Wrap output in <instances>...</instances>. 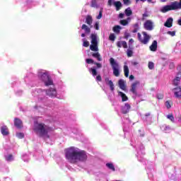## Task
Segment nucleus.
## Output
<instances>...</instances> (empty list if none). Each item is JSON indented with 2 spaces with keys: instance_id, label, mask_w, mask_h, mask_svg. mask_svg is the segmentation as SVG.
Segmentation results:
<instances>
[{
  "instance_id": "nucleus-62",
  "label": "nucleus",
  "mask_w": 181,
  "mask_h": 181,
  "mask_svg": "<svg viewBox=\"0 0 181 181\" xmlns=\"http://www.w3.org/2000/svg\"><path fill=\"white\" fill-rule=\"evenodd\" d=\"M177 23L181 26V18L177 21Z\"/></svg>"
},
{
  "instance_id": "nucleus-30",
  "label": "nucleus",
  "mask_w": 181,
  "mask_h": 181,
  "mask_svg": "<svg viewBox=\"0 0 181 181\" xmlns=\"http://www.w3.org/2000/svg\"><path fill=\"white\" fill-rule=\"evenodd\" d=\"M179 83H180V77L177 76L174 80H173V84L175 86H179Z\"/></svg>"
},
{
  "instance_id": "nucleus-51",
  "label": "nucleus",
  "mask_w": 181,
  "mask_h": 181,
  "mask_svg": "<svg viewBox=\"0 0 181 181\" xmlns=\"http://www.w3.org/2000/svg\"><path fill=\"white\" fill-rule=\"evenodd\" d=\"M94 64L96 65L98 69H101V67H103V65L100 63L95 62Z\"/></svg>"
},
{
  "instance_id": "nucleus-42",
  "label": "nucleus",
  "mask_w": 181,
  "mask_h": 181,
  "mask_svg": "<svg viewBox=\"0 0 181 181\" xmlns=\"http://www.w3.org/2000/svg\"><path fill=\"white\" fill-rule=\"evenodd\" d=\"M123 4L128 6L129 5H131V0H123Z\"/></svg>"
},
{
  "instance_id": "nucleus-38",
  "label": "nucleus",
  "mask_w": 181,
  "mask_h": 181,
  "mask_svg": "<svg viewBox=\"0 0 181 181\" xmlns=\"http://www.w3.org/2000/svg\"><path fill=\"white\" fill-rule=\"evenodd\" d=\"M16 136L19 138V139H23V138H25V134L23 133H17Z\"/></svg>"
},
{
  "instance_id": "nucleus-63",
  "label": "nucleus",
  "mask_w": 181,
  "mask_h": 181,
  "mask_svg": "<svg viewBox=\"0 0 181 181\" xmlns=\"http://www.w3.org/2000/svg\"><path fill=\"white\" fill-rule=\"evenodd\" d=\"M145 117H151V113H146Z\"/></svg>"
},
{
  "instance_id": "nucleus-35",
  "label": "nucleus",
  "mask_w": 181,
  "mask_h": 181,
  "mask_svg": "<svg viewBox=\"0 0 181 181\" xmlns=\"http://www.w3.org/2000/svg\"><path fill=\"white\" fill-rule=\"evenodd\" d=\"M148 66L150 70H153V69H155V64L152 62H149Z\"/></svg>"
},
{
  "instance_id": "nucleus-61",
  "label": "nucleus",
  "mask_w": 181,
  "mask_h": 181,
  "mask_svg": "<svg viewBox=\"0 0 181 181\" xmlns=\"http://www.w3.org/2000/svg\"><path fill=\"white\" fill-rule=\"evenodd\" d=\"M132 43H134V40L132 38V39H130L129 41V45H131V44H132Z\"/></svg>"
},
{
  "instance_id": "nucleus-43",
  "label": "nucleus",
  "mask_w": 181,
  "mask_h": 181,
  "mask_svg": "<svg viewBox=\"0 0 181 181\" xmlns=\"http://www.w3.org/2000/svg\"><path fill=\"white\" fill-rule=\"evenodd\" d=\"M122 47H124V49H127L128 47V45L127 44V42L122 41Z\"/></svg>"
},
{
  "instance_id": "nucleus-52",
  "label": "nucleus",
  "mask_w": 181,
  "mask_h": 181,
  "mask_svg": "<svg viewBox=\"0 0 181 181\" xmlns=\"http://www.w3.org/2000/svg\"><path fill=\"white\" fill-rule=\"evenodd\" d=\"M117 47H122V41H119L117 42Z\"/></svg>"
},
{
  "instance_id": "nucleus-5",
  "label": "nucleus",
  "mask_w": 181,
  "mask_h": 181,
  "mask_svg": "<svg viewBox=\"0 0 181 181\" xmlns=\"http://www.w3.org/2000/svg\"><path fill=\"white\" fill-rule=\"evenodd\" d=\"M142 35H143V38H142V35H141V33H139L137 34V37H138L139 42L141 43H142V45H148V43H149V40H151L150 35H148V33H146V32H142Z\"/></svg>"
},
{
  "instance_id": "nucleus-6",
  "label": "nucleus",
  "mask_w": 181,
  "mask_h": 181,
  "mask_svg": "<svg viewBox=\"0 0 181 181\" xmlns=\"http://www.w3.org/2000/svg\"><path fill=\"white\" fill-rule=\"evenodd\" d=\"M139 81H136L132 84L129 91L132 93L134 95H138V86H139Z\"/></svg>"
},
{
  "instance_id": "nucleus-31",
  "label": "nucleus",
  "mask_w": 181,
  "mask_h": 181,
  "mask_svg": "<svg viewBox=\"0 0 181 181\" xmlns=\"http://www.w3.org/2000/svg\"><path fill=\"white\" fill-rule=\"evenodd\" d=\"M168 119H170L171 122H175V117H173V114L170 113L167 115Z\"/></svg>"
},
{
  "instance_id": "nucleus-57",
  "label": "nucleus",
  "mask_w": 181,
  "mask_h": 181,
  "mask_svg": "<svg viewBox=\"0 0 181 181\" xmlns=\"http://www.w3.org/2000/svg\"><path fill=\"white\" fill-rule=\"evenodd\" d=\"M135 78V76H134V75H130L129 76V80L132 81Z\"/></svg>"
},
{
  "instance_id": "nucleus-21",
  "label": "nucleus",
  "mask_w": 181,
  "mask_h": 181,
  "mask_svg": "<svg viewBox=\"0 0 181 181\" xmlns=\"http://www.w3.org/2000/svg\"><path fill=\"white\" fill-rule=\"evenodd\" d=\"M93 57H95V59H97L98 62H101L103 60V58H101V54H100L99 52H95L92 53Z\"/></svg>"
},
{
  "instance_id": "nucleus-34",
  "label": "nucleus",
  "mask_w": 181,
  "mask_h": 181,
  "mask_svg": "<svg viewBox=\"0 0 181 181\" xmlns=\"http://www.w3.org/2000/svg\"><path fill=\"white\" fill-rule=\"evenodd\" d=\"M89 71H91L92 73V75L95 77V76H97V69H94V68H90L89 69Z\"/></svg>"
},
{
  "instance_id": "nucleus-7",
  "label": "nucleus",
  "mask_w": 181,
  "mask_h": 181,
  "mask_svg": "<svg viewBox=\"0 0 181 181\" xmlns=\"http://www.w3.org/2000/svg\"><path fill=\"white\" fill-rule=\"evenodd\" d=\"M46 94L47 95H49V97H51V98H54V97H57V92L54 88H50L46 90Z\"/></svg>"
},
{
  "instance_id": "nucleus-36",
  "label": "nucleus",
  "mask_w": 181,
  "mask_h": 181,
  "mask_svg": "<svg viewBox=\"0 0 181 181\" xmlns=\"http://www.w3.org/2000/svg\"><path fill=\"white\" fill-rule=\"evenodd\" d=\"M165 107L169 110V108H171L172 107V101L170 100H167L165 102Z\"/></svg>"
},
{
  "instance_id": "nucleus-14",
  "label": "nucleus",
  "mask_w": 181,
  "mask_h": 181,
  "mask_svg": "<svg viewBox=\"0 0 181 181\" xmlns=\"http://www.w3.org/2000/svg\"><path fill=\"white\" fill-rule=\"evenodd\" d=\"M1 132L4 136H6V135H9V130L8 129V127L2 126L1 128Z\"/></svg>"
},
{
  "instance_id": "nucleus-3",
  "label": "nucleus",
  "mask_w": 181,
  "mask_h": 181,
  "mask_svg": "<svg viewBox=\"0 0 181 181\" xmlns=\"http://www.w3.org/2000/svg\"><path fill=\"white\" fill-rule=\"evenodd\" d=\"M177 9H181V0L180 1H174L170 4V5H166L160 8V12L162 13H166L169 11H177Z\"/></svg>"
},
{
  "instance_id": "nucleus-15",
  "label": "nucleus",
  "mask_w": 181,
  "mask_h": 181,
  "mask_svg": "<svg viewBox=\"0 0 181 181\" xmlns=\"http://www.w3.org/2000/svg\"><path fill=\"white\" fill-rule=\"evenodd\" d=\"M173 25V18H169L166 22L164 23V26L166 28H172Z\"/></svg>"
},
{
  "instance_id": "nucleus-53",
  "label": "nucleus",
  "mask_w": 181,
  "mask_h": 181,
  "mask_svg": "<svg viewBox=\"0 0 181 181\" xmlns=\"http://www.w3.org/2000/svg\"><path fill=\"white\" fill-rule=\"evenodd\" d=\"M110 64L112 66V69H114V58H110Z\"/></svg>"
},
{
  "instance_id": "nucleus-24",
  "label": "nucleus",
  "mask_w": 181,
  "mask_h": 181,
  "mask_svg": "<svg viewBox=\"0 0 181 181\" xmlns=\"http://www.w3.org/2000/svg\"><path fill=\"white\" fill-rule=\"evenodd\" d=\"M122 29V27L120 25H115L114 26V33H117V35H119V33L121 32V30Z\"/></svg>"
},
{
  "instance_id": "nucleus-44",
  "label": "nucleus",
  "mask_w": 181,
  "mask_h": 181,
  "mask_svg": "<svg viewBox=\"0 0 181 181\" xmlns=\"http://www.w3.org/2000/svg\"><path fill=\"white\" fill-rule=\"evenodd\" d=\"M94 28L96 30H98L100 29V23L98 22H96L95 23V25H94Z\"/></svg>"
},
{
  "instance_id": "nucleus-29",
  "label": "nucleus",
  "mask_w": 181,
  "mask_h": 181,
  "mask_svg": "<svg viewBox=\"0 0 181 181\" xmlns=\"http://www.w3.org/2000/svg\"><path fill=\"white\" fill-rule=\"evenodd\" d=\"M79 161V162H84V159H69L68 160V162L69 163H76V162H77V161Z\"/></svg>"
},
{
  "instance_id": "nucleus-64",
  "label": "nucleus",
  "mask_w": 181,
  "mask_h": 181,
  "mask_svg": "<svg viewBox=\"0 0 181 181\" xmlns=\"http://www.w3.org/2000/svg\"><path fill=\"white\" fill-rule=\"evenodd\" d=\"M140 136H141V138H143V136H145V133L140 134Z\"/></svg>"
},
{
  "instance_id": "nucleus-12",
  "label": "nucleus",
  "mask_w": 181,
  "mask_h": 181,
  "mask_svg": "<svg viewBox=\"0 0 181 181\" xmlns=\"http://www.w3.org/2000/svg\"><path fill=\"white\" fill-rule=\"evenodd\" d=\"M118 86L123 91H127V85H125V81L119 79L118 81Z\"/></svg>"
},
{
  "instance_id": "nucleus-13",
  "label": "nucleus",
  "mask_w": 181,
  "mask_h": 181,
  "mask_svg": "<svg viewBox=\"0 0 181 181\" xmlns=\"http://www.w3.org/2000/svg\"><path fill=\"white\" fill-rule=\"evenodd\" d=\"M149 49L151 52H156L158 50V41L153 40Z\"/></svg>"
},
{
  "instance_id": "nucleus-27",
  "label": "nucleus",
  "mask_w": 181,
  "mask_h": 181,
  "mask_svg": "<svg viewBox=\"0 0 181 181\" xmlns=\"http://www.w3.org/2000/svg\"><path fill=\"white\" fill-rule=\"evenodd\" d=\"M124 72L125 77H128V76H129V68H128V66H124Z\"/></svg>"
},
{
  "instance_id": "nucleus-26",
  "label": "nucleus",
  "mask_w": 181,
  "mask_h": 181,
  "mask_svg": "<svg viewBox=\"0 0 181 181\" xmlns=\"http://www.w3.org/2000/svg\"><path fill=\"white\" fill-rule=\"evenodd\" d=\"M124 13L126 16H131L132 15V10L131 9V7H128L124 10Z\"/></svg>"
},
{
  "instance_id": "nucleus-22",
  "label": "nucleus",
  "mask_w": 181,
  "mask_h": 181,
  "mask_svg": "<svg viewBox=\"0 0 181 181\" xmlns=\"http://www.w3.org/2000/svg\"><path fill=\"white\" fill-rule=\"evenodd\" d=\"M86 23H87V25H89V26L93 24V17L91 16H86Z\"/></svg>"
},
{
  "instance_id": "nucleus-45",
  "label": "nucleus",
  "mask_w": 181,
  "mask_h": 181,
  "mask_svg": "<svg viewBox=\"0 0 181 181\" xmlns=\"http://www.w3.org/2000/svg\"><path fill=\"white\" fill-rule=\"evenodd\" d=\"M156 97L158 100H163V95L162 93L157 94Z\"/></svg>"
},
{
  "instance_id": "nucleus-23",
  "label": "nucleus",
  "mask_w": 181,
  "mask_h": 181,
  "mask_svg": "<svg viewBox=\"0 0 181 181\" xmlns=\"http://www.w3.org/2000/svg\"><path fill=\"white\" fill-rule=\"evenodd\" d=\"M114 76H115L116 77H119V70L115 67V66H117V62H115V61L114 62Z\"/></svg>"
},
{
  "instance_id": "nucleus-37",
  "label": "nucleus",
  "mask_w": 181,
  "mask_h": 181,
  "mask_svg": "<svg viewBox=\"0 0 181 181\" xmlns=\"http://www.w3.org/2000/svg\"><path fill=\"white\" fill-rule=\"evenodd\" d=\"M103 11H104V8H101L100 11H99V14L97 16V19H101L103 18Z\"/></svg>"
},
{
  "instance_id": "nucleus-49",
  "label": "nucleus",
  "mask_w": 181,
  "mask_h": 181,
  "mask_svg": "<svg viewBox=\"0 0 181 181\" xmlns=\"http://www.w3.org/2000/svg\"><path fill=\"white\" fill-rule=\"evenodd\" d=\"M168 34L170 35L171 36H175L176 35V32H175V31H168Z\"/></svg>"
},
{
  "instance_id": "nucleus-54",
  "label": "nucleus",
  "mask_w": 181,
  "mask_h": 181,
  "mask_svg": "<svg viewBox=\"0 0 181 181\" xmlns=\"http://www.w3.org/2000/svg\"><path fill=\"white\" fill-rule=\"evenodd\" d=\"M97 81H102L103 78H101V75H98L96 76Z\"/></svg>"
},
{
  "instance_id": "nucleus-16",
  "label": "nucleus",
  "mask_w": 181,
  "mask_h": 181,
  "mask_svg": "<svg viewBox=\"0 0 181 181\" xmlns=\"http://www.w3.org/2000/svg\"><path fill=\"white\" fill-rule=\"evenodd\" d=\"M105 81L107 84V86H109L110 87V90H114V83L112 81L110 80L109 78H105Z\"/></svg>"
},
{
  "instance_id": "nucleus-41",
  "label": "nucleus",
  "mask_w": 181,
  "mask_h": 181,
  "mask_svg": "<svg viewBox=\"0 0 181 181\" xmlns=\"http://www.w3.org/2000/svg\"><path fill=\"white\" fill-rule=\"evenodd\" d=\"M133 54H134V52H132V49H127L128 57H132Z\"/></svg>"
},
{
  "instance_id": "nucleus-2",
  "label": "nucleus",
  "mask_w": 181,
  "mask_h": 181,
  "mask_svg": "<svg viewBox=\"0 0 181 181\" xmlns=\"http://www.w3.org/2000/svg\"><path fill=\"white\" fill-rule=\"evenodd\" d=\"M50 128L47 127L45 123H35L34 124V132L39 136H45L49 133Z\"/></svg>"
},
{
  "instance_id": "nucleus-4",
  "label": "nucleus",
  "mask_w": 181,
  "mask_h": 181,
  "mask_svg": "<svg viewBox=\"0 0 181 181\" xmlns=\"http://www.w3.org/2000/svg\"><path fill=\"white\" fill-rule=\"evenodd\" d=\"M90 49L92 52H98V41H97V34L90 35Z\"/></svg>"
},
{
  "instance_id": "nucleus-59",
  "label": "nucleus",
  "mask_w": 181,
  "mask_h": 181,
  "mask_svg": "<svg viewBox=\"0 0 181 181\" xmlns=\"http://www.w3.org/2000/svg\"><path fill=\"white\" fill-rule=\"evenodd\" d=\"M129 36H130L129 33H126V34L124 35L125 39H128V37H129Z\"/></svg>"
},
{
  "instance_id": "nucleus-55",
  "label": "nucleus",
  "mask_w": 181,
  "mask_h": 181,
  "mask_svg": "<svg viewBox=\"0 0 181 181\" xmlns=\"http://www.w3.org/2000/svg\"><path fill=\"white\" fill-rule=\"evenodd\" d=\"M109 40H112L113 42L114 40V33L110 34L109 36Z\"/></svg>"
},
{
  "instance_id": "nucleus-40",
  "label": "nucleus",
  "mask_w": 181,
  "mask_h": 181,
  "mask_svg": "<svg viewBox=\"0 0 181 181\" xmlns=\"http://www.w3.org/2000/svg\"><path fill=\"white\" fill-rule=\"evenodd\" d=\"M106 166H107L109 169H111L112 170H114V164L107 163H106Z\"/></svg>"
},
{
  "instance_id": "nucleus-20",
  "label": "nucleus",
  "mask_w": 181,
  "mask_h": 181,
  "mask_svg": "<svg viewBox=\"0 0 181 181\" xmlns=\"http://www.w3.org/2000/svg\"><path fill=\"white\" fill-rule=\"evenodd\" d=\"M114 6L115 7L116 11H119L122 8V3H121V1H115Z\"/></svg>"
},
{
  "instance_id": "nucleus-17",
  "label": "nucleus",
  "mask_w": 181,
  "mask_h": 181,
  "mask_svg": "<svg viewBox=\"0 0 181 181\" xmlns=\"http://www.w3.org/2000/svg\"><path fill=\"white\" fill-rule=\"evenodd\" d=\"M129 21H131V18L128 17L127 20L123 19L119 21V25L122 26H128L129 24Z\"/></svg>"
},
{
  "instance_id": "nucleus-46",
  "label": "nucleus",
  "mask_w": 181,
  "mask_h": 181,
  "mask_svg": "<svg viewBox=\"0 0 181 181\" xmlns=\"http://www.w3.org/2000/svg\"><path fill=\"white\" fill-rule=\"evenodd\" d=\"M148 16H149V14H148V13H144L143 14L142 21H145V19H146V18H148Z\"/></svg>"
},
{
  "instance_id": "nucleus-8",
  "label": "nucleus",
  "mask_w": 181,
  "mask_h": 181,
  "mask_svg": "<svg viewBox=\"0 0 181 181\" xmlns=\"http://www.w3.org/2000/svg\"><path fill=\"white\" fill-rule=\"evenodd\" d=\"M144 26L146 30H153V23L151 20H147Z\"/></svg>"
},
{
  "instance_id": "nucleus-11",
  "label": "nucleus",
  "mask_w": 181,
  "mask_h": 181,
  "mask_svg": "<svg viewBox=\"0 0 181 181\" xmlns=\"http://www.w3.org/2000/svg\"><path fill=\"white\" fill-rule=\"evenodd\" d=\"M14 125L18 129H21L23 127V124L22 123V120L18 118H15L14 119Z\"/></svg>"
},
{
  "instance_id": "nucleus-48",
  "label": "nucleus",
  "mask_w": 181,
  "mask_h": 181,
  "mask_svg": "<svg viewBox=\"0 0 181 181\" xmlns=\"http://www.w3.org/2000/svg\"><path fill=\"white\" fill-rule=\"evenodd\" d=\"M174 68H175V63H173V62L170 63L169 64V69L170 70H173V69H174Z\"/></svg>"
},
{
  "instance_id": "nucleus-50",
  "label": "nucleus",
  "mask_w": 181,
  "mask_h": 181,
  "mask_svg": "<svg viewBox=\"0 0 181 181\" xmlns=\"http://www.w3.org/2000/svg\"><path fill=\"white\" fill-rule=\"evenodd\" d=\"M124 16H125V14L123 13H120L118 16L119 19H124Z\"/></svg>"
},
{
  "instance_id": "nucleus-25",
  "label": "nucleus",
  "mask_w": 181,
  "mask_h": 181,
  "mask_svg": "<svg viewBox=\"0 0 181 181\" xmlns=\"http://www.w3.org/2000/svg\"><path fill=\"white\" fill-rule=\"evenodd\" d=\"M81 29L85 30L86 33H91V29H90V28H88V26H87V25H86V24L82 25Z\"/></svg>"
},
{
  "instance_id": "nucleus-58",
  "label": "nucleus",
  "mask_w": 181,
  "mask_h": 181,
  "mask_svg": "<svg viewBox=\"0 0 181 181\" xmlns=\"http://www.w3.org/2000/svg\"><path fill=\"white\" fill-rule=\"evenodd\" d=\"M141 2H146V1H147V2H148L149 4H151V2H152V0H140Z\"/></svg>"
},
{
  "instance_id": "nucleus-60",
  "label": "nucleus",
  "mask_w": 181,
  "mask_h": 181,
  "mask_svg": "<svg viewBox=\"0 0 181 181\" xmlns=\"http://www.w3.org/2000/svg\"><path fill=\"white\" fill-rule=\"evenodd\" d=\"M13 158V156L12 154H9L7 159H12Z\"/></svg>"
},
{
  "instance_id": "nucleus-39",
  "label": "nucleus",
  "mask_w": 181,
  "mask_h": 181,
  "mask_svg": "<svg viewBox=\"0 0 181 181\" xmlns=\"http://www.w3.org/2000/svg\"><path fill=\"white\" fill-rule=\"evenodd\" d=\"M86 62L88 64H94V60L93 59H86Z\"/></svg>"
},
{
  "instance_id": "nucleus-28",
  "label": "nucleus",
  "mask_w": 181,
  "mask_h": 181,
  "mask_svg": "<svg viewBox=\"0 0 181 181\" xmlns=\"http://www.w3.org/2000/svg\"><path fill=\"white\" fill-rule=\"evenodd\" d=\"M91 8H98V4H97V0H91L90 1Z\"/></svg>"
},
{
  "instance_id": "nucleus-33",
  "label": "nucleus",
  "mask_w": 181,
  "mask_h": 181,
  "mask_svg": "<svg viewBox=\"0 0 181 181\" xmlns=\"http://www.w3.org/2000/svg\"><path fill=\"white\" fill-rule=\"evenodd\" d=\"M45 86H52L53 84V81H52V79H50V78H49V79H47L45 82Z\"/></svg>"
},
{
  "instance_id": "nucleus-19",
  "label": "nucleus",
  "mask_w": 181,
  "mask_h": 181,
  "mask_svg": "<svg viewBox=\"0 0 181 181\" xmlns=\"http://www.w3.org/2000/svg\"><path fill=\"white\" fill-rule=\"evenodd\" d=\"M175 90V95L177 98H181V88L180 87H177L174 88Z\"/></svg>"
},
{
  "instance_id": "nucleus-9",
  "label": "nucleus",
  "mask_w": 181,
  "mask_h": 181,
  "mask_svg": "<svg viewBox=\"0 0 181 181\" xmlns=\"http://www.w3.org/2000/svg\"><path fill=\"white\" fill-rule=\"evenodd\" d=\"M131 110V105L129 103H125L124 106L122 107V113L128 114Z\"/></svg>"
},
{
  "instance_id": "nucleus-47",
  "label": "nucleus",
  "mask_w": 181,
  "mask_h": 181,
  "mask_svg": "<svg viewBox=\"0 0 181 181\" xmlns=\"http://www.w3.org/2000/svg\"><path fill=\"white\" fill-rule=\"evenodd\" d=\"M83 46L84 47H88L90 46V42H88V41H84Z\"/></svg>"
},
{
  "instance_id": "nucleus-56",
  "label": "nucleus",
  "mask_w": 181,
  "mask_h": 181,
  "mask_svg": "<svg viewBox=\"0 0 181 181\" xmlns=\"http://www.w3.org/2000/svg\"><path fill=\"white\" fill-rule=\"evenodd\" d=\"M107 5L108 6H112V0H108Z\"/></svg>"
},
{
  "instance_id": "nucleus-10",
  "label": "nucleus",
  "mask_w": 181,
  "mask_h": 181,
  "mask_svg": "<svg viewBox=\"0 0 181 181\" xmlns=\"http://www.w3.org/2000/svg\"><path fill=\"white\" fill-rule=\"evenodd\" d=\"M39 77H40L41 80H42V81H44V83L49 80V78H50V76H49V74H47V72H44V73H40L38 74Z\"/></svg>"
},
{
  "instance_id": "nucleus-32",
  "label": "nucleus",
  "mask_w": 181,
  "mask_h": 181,
  "mask_svg": "<svg viewBox=\"0 0 181 181\" xmlns=\"http://www.w3.org/2000/svg\"><path fill=\"white\" fill-rule=\"evenodd\" d=\"M138 30H139V24L136 23L134 24V28L132 30L133 33H136V32H138Z\"/></svg>"
},
{
  "instance_id": "nucleus-18",
  "label": "nucleus",
  "mask_w": 181,
  "mask_h": 181,
  "mask_svg": "<svg viewBox=\"0 0 181 181\" xmlns=\"http://www.w3.org/2000/svg\"><path fill=\"white\" fill-rule=\"evenodd\" d=\"M118 94L121 97L122 103H125V101H128V96H127V95L125 93H124L121 91H119Z\"/></svg>"
},
{
  "instance_id": "nucleus-1",
  "label": "nucleus",
  "mask_w": 181,
  "mask_h": 181,
  "mask_svg": "<svg viewBox=\"0 0 181 181\" xmlns=\"http://www.w3.org/2000/svg\"><path fill=\"white\" fill-rule=\"evenodd\" d=\"M66 159H87V153L85 151L80 150L74 146L69 147L64 150Z\"/></svg>"
}]
</instances>
